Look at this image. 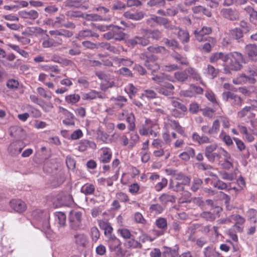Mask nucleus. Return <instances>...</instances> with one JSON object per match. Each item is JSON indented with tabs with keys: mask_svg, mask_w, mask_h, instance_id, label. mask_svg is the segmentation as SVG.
I'll list each match as a JSON object with an SVG mask.
<instances>
[{
	"mask_svg": "<svg viewBox=\"0 0 257 257\" xmlns=\"http://www.w3.org/2000/svg\"><path fill=\"white\" fill-rule=\"evenodd\" d=\"M231 103L233 106H240L242 104V100L240 96L233 93L230 98Z\"/></svg>",
	"mask_w": 257,
	"mask_h": 257,
	"instance_id": "55",
	"label": "nucleus"
},
{
	"mask_svg": "<svg viewBox=\"0 0 257 257\" xmlns=\"http://www.w3.org/2000/svg\"><path fill=\"white\" fill-rule=\"evenodd\" d=\"M148 50L154 53H164L166 52V49L162 46H150L148 48Z\"/></svg>",
	"mask_w": 257,
	"mask_h": 257,
	"instance_id": "57",
	"label": "nucleus"
},
{
	"mask_svg": "<svg viewBox=\"0 0 257 257\" xmlns=\"http://www.w3.org/2000/svg\"><path fill=\"white\" fill-rule=\"evenodd\" d=\"M81 192L86 195L91 194L95 190V187L91 184H86L81 188Z\"/></svg>",
	"mask_w": 257,
	"mask_h": 257,
	"instance_id": "43",
	"label": "nucleus"
},
{
	"mask_svg": "<svg viewBox=\"0 0 257 257\" xmlns=\"http://www.w3.org/2000/svg\"><path fill=\"white\" fill-rule=\"evenodd\" d=\"M207 73L213 78L216 76L218 74V70L216 69L213 66L208 65L207 68Z\"/></svg>",
	"mask_w": 257,
	"mask_h": 257,
	"instance_id": "63",
	"label": "nucleus"
},
{
	"mask_svg": "<svg viewBox=\"0 0 257 257\" xmlns=\"http://www.w3.org/2000/svg\"><path fill=\"white\" fill-rule=\"evenodd\" d=\"M204 253L205 257H215L219 255V253L215 251V248L213 246H209L205 248Z\"/></svg>",
	"mask_w": 257,
	"mask_h": 257,
	"instance_id": "48",
	"label": "nucleus"
},
{
	"mask_svg": "<svg viewBox=\"0 0 257 257\" xmlns=\"http://www.w3.org/2000/svg\"><path fill=\"white\" fill-rule=\"evenodd\" d=\"M74 241L78 247H84L88 242L86 236L80 233H76L74 235Z\"/></svg>",
	"mask_w": 257,
	"mask_h": 257,
	"instance_id": "20",
	"label": "nucleus"
},
{
	"mask_svg": "<svg viewBox=\"0 0 257 257\" xmlns=\"http://www.w3.org/2000/svg\"><path fill=\"white\" fill-rule=\"evenodd\" d=\"M73 202V198L71 195L67 194L63 196L61 198L60 205L67 206Z\"/></svg>",
	"mask_w": 257,
	"mask_h": 257,
	"instance_id": "52",
	"label": "nucleus"
},
{
	"mask_svg": "<svg viewBox=\"0 0 257 257\" xmlns=\"http://www.w3.org/2000/svg\"><path fill=\"white\" fill-rule=\"evenodd\" d=\"M172 57L176 60L177 62L182 65H187L188 61L186 58L181 56L178 53H173Z\"/></svg>",
	"mask_w": 257,
	"mask_h": 257,
	"instance_id": "56",
	"label": "nucleus"
},
{
	"mask_svg": "<svg viewBox=\"0 0 257 257\" xmlns=\"http://www.w3.org/2000/svg\"><path fill=\"white\" fill-rule=\"evenodd\" d=\"M58 108L59 112L62 113L66 117V118L63 120V123L67 125H74V115L73 113L61 106H59Z\"/></svg>",
	"mask_w": 257,
	"mask_h": 257,
	"instance_id": "10",
	"label": "nucleus"
},
{
	"mask_svg": "<svg viewBox=\"0 0 257 257\" xmlns=\"http://www.w3.org/2000/svg\"><path fill=\"white\" fill-rule=\"evenodd\" d=\"M167 180L165 178H163L160 182L156 184L155 186V189L157 191H160L163 188L167 186Z\"/></svg>",
	"mask_w": 257,
	"mask_h": 257,
	"instance_id": "61",
	"label": "nucleus"
},
{
	"mask_svg": "<svg viewBox=\"0 0 257 257\" xmlns=\"http://www.w3.org/2000/svg\"><path fill=\"white\" fill-rule=\"evenodd\" d=\"M150 210L155 214H160L163 211V208L160 204H155L150 206Z\"/></svg>",
	"mask_w": 257,
	"mask_h": 257,
	"instance_id": "59",
	"label": "nucleus"
},
{
	"mask_svg": "<svg viewBox=\"0 0 257 257\" xmlns=\"http://www.w3.org/2000/svg\"><path fill=\"white\" fill-rule=\"evenodd\" d=\"M37 93L42 97L50 100L52 97V93L43 87H39L37 88Z\"/></svg>",
	"mask_w": 257,
	"mask_h": 257,
	"instance_id": "38",
	"label": "nucleus"
},
{
	"mask_svg": "<svg viewBox=\"0 0 257 257\" xmlns=\"http://www.w3.org/2000/svg\"><path fill=\"white\" fill-rule=\"evenodd\" d=\"M32 214L34 217L38 220L41 221L44 220L43 226L44 228H49V214L48 212H44L41 210H36L33 211Z\"/></svg>",
	"mask_w": 257,
	"mask_h": 257,
	"instance_id": "8",
	"label": "nucleus"
},
{
	"mask_svg": "<svg viewBox=\"0 0 257 257\" xmlns=\"http://www.w3.org/2000/svg\"><path fill=\"white\" fill-rule=\"evenodd\" d=\"M117 232L124 239H130L131 237V233L129 229L125 228H120L117 230Z\"/></svg>",
	"mask_w": 257,
	"mask_h": 257,
	"instance_id": "45",
	"label": "nucleus"
},
{
	"mask_svg": "<svg viewBox=\"0 0 257 257\" xmlns=\"http://www.w3.org/2000/svg\"><path fill=\"white\" fill-rule=\"evenodd\" d=\"M79 99L80 96L77 94H70L65 96V101L69 104L76 103Z\"/></svg>",
	"mask_w": 257,
	"mask_h": 257,
	"instance_id": "44",
	"label": "nucleus"
},
{
	"mask_svg": "<svg viewBox=\"0 0 257 257\" xmlns=\"http://www.w3.org/2000/svg\"><path fill=\"white\" fill-rule=\"evenodd\" d=\"M221 15L226 19L231 21H234L238 19V13L235 10L230 8L223 9L221 11Z\"/></svg>",
	"mask_w": 257,
	"mask_h": 257,
	"instance_id": "17",
	"label": "nucleus"
},
{
	"mask_svg": "<svg viewBox=\"0 0 257 257\" xmlns=\"http://www.w3.org/2000/svg\"><path fill=\"white\" fill-rule=\"evenodd\" d=\"M205 41L207 42L203 45L202 49L206 52L209 53L216 45V41L212 37H208L207 39L205 40Z\"/></svg>",
	"mask_w": 257,
	"mask_h": 257,
	"instance_id": "25",
	"label": "nucleus"
},
{
	"mask_svg": "<svg viewBox=\"0 0 257 257\" xmlns=\"http://www.w3.org/2000/svg\"><path fill=\"white\" fill-rule=\"evenodd\" d=\"M61 44L60 40H54L53 39L48 38L43 41L42 46L44 48H50L52 47H57Z\"/></svg>",
	"mask_w": 257,
	"mask_h": 257,
	"instance_id": "32",
	"label": "nucleus"
},
{
	"mask_svg": "<svg viewBox=\"0 0 257 257\" xmlns=\"http://www.w3.org/2000/svg\"><path fill=\"white\" fill-rule=\"evenodd\" d=\"M125 91L128 94L130 97L132 99V96H135L138 91L137 88L131 83L125 87Z\"/></svg>",
	"mask_w": 257,
	"mask_h": 257,
	"instance_id": "47",
	"label": "nucleus"
},
{
	"mask_svg": "<svg viewBox=\"0 0 257 257\" xmlns=\"http://www.w3.org/2000/svg\"><path fill=\"white\" fill-rule=\"evenodd\" d=\"M90 37H94L98 38L99 37V35L97 33H94L91 30H86L79 32V33L78 34L77 38L80 40H82L85 38H88Z\"/></svg>",
	"mask_w": 257,
	"mask_h": 257,
	"instance_id": "37",
	"label": "nucleus"
},
{
	"mask_svg": "<svg viewBox=\"0 0 257 257\" xmlns=\"http://www.w3.org/2000/svg\"><path fill=\"white\" fill-rule=\"evenodd\" d=\"M255 114L250 109L249 107L245 106L241 110L238 111L237 113V117L239 118H242L246 117L252 123V119L254 118Z\"/></svg>",
	"mask_w": 257,
	"mask_h": 257,
	"instance_id": "12",
	"label": "nucleus"
},
{
	"mask_svg": "<svg viewBox=\"0 0 257 257\" xmlns=\"http://www.w3.org/2000/svg\"><path fill=\"white\" fill-rule=\"evenodd\" d=\"M97 97L103 98V96L101 92L95 90H92L88 93H84L82 95V99L84 100L94 99Z\"/></svg>",
	"mask_w": 257,
	"mask_h": 257,
	"instance_id": "26",
	"label": "nucleus"
},
{
	"mask_svg": "<svg viewBox=\"0 0 257 257\" xmlns=\"http://www.w3.org/2000/svg\"><path fill=\"white\" fill-rule=\"evenodd\" d=\"M187 71L188 72L189 77H191L195 81H199L202 85H204L200 75L195 69L192 67H189L187 68Z\"/></svg>",
	"mask_w": 257,
	"mask_h": 257,
	"instance_id": "30",
	"label": "nucleus"
},
{
	"mask_svg": "<svg viewBox=\"0 0 257 257\" xmlns=\"http://www.w3.org/2000/svg\"><path fill=\"white\" fill-rule=\"evenodd\" d=\"M30 99L32 102L39 105L45 112H49L54 108L53 103L47 102L35 95H30Z\"/></svg>",
	"mask_w": 257,
	"mask_h": 257,
	"instance_id": "6",
	"label": "nucleus"
},
{
	"mask_svg": "<svg viewBox=\"0 0 257 257\" xmlns=\"http://www.w3.org/2000/svg\"><path fill=\"white\" fill-rule=\"evenodd\" d=\"M153 155L157 157L165 156V159H167L170 157V152L167 150H164L162 147L155 150L153 152Z\"/></svg>",
	"mask_w": 257,
	"mask_h": 257,
	"instance_id": "42",
	"label": "nucleus"
},
{
	"mask_svg": "<svg viewBox=\"0 0 257 257\" xmlns=\"http://www.w3.org/2000/svg\"><path fill=\"white\" fill-rule=\"evenodd\" d=\"M125 17L136 21H138L142 19L144 16L145 14L143 12H139L135 13H131L130 12H125L124 14Z\"/></svg>",
	"mask_w": 257,
	"mask_h": 257,
	"instance_id": "36",
	"label": "nucleus"
},
{
	"mask_svg": "<svg viewBox=\"0 0 257 257\" xmlns=\"http://www.w3.org/2000/svg\"><path fill=\"white\" fill-rule=\"evenodd\" d=\"M166 22V19L165 18L153 16L151 18L147 20V23L151 26H154L153 22L156 23L159 25H163L165 24Z\"/></svg>",
	"mask_w": 257,
	"mask_h": 257,
	"instance_id": "34",
	"label": "nucleus"
},
{
	"mask_svg": "<svg viewBox=\"0 0 257 257\" xmlns=\"http://www.w3.org/2000/svg\"><path fill=\"white\" fill-rule=\"evenodd\" d=\"M245 51L248 57L251 59L257 56V45L248 44L245 47Z\"/></svg>",
	"mask_w": 257,
	"mask_h": 257,
	"instance_id": "22",
	"label": "nucleus"
},
{
	"mask_svg": "<svg viewBox=\"0 0 257 257\" xmlns=\"http://www.w3.org/2000/svg\"><path fill=\"white\" fill-rule=\"evenodd\" d=\"M156 224L158 228L162 229V230L167 228V220L164 218H159L157 219L156 221Z\"/></svg>",
	"mask_w": 257,
	"mask_h": 257,
	"instance_id": "58",
	"label": "nucleus"
},
{
	"mask_svg": "<svg viewBox=\"0 0 257 257\" xmlns=\"http://www.w3.org/2000/svg\"><path fill=\"white\" fill-rule=\"evenodd\" d=\"M55 221L59 226L63 227L66 224V216L64 213L57 212L55 214Z\"/></svg>",
	"mask_w": 257,
	"mask_h": 257,
	"instance_id": "27",
	"label": "nucleus"
},
{
	"mask_svg": "<svg viewBox=\"0 0 257 257\" xmlns=\"http://www.w3.org/2000/svg\"><path fill=\"white\" fill-rule=\"evenodd\" d=\"M165 253L170 257H177L178 255V250L175 248H167Z\"/></svg>",
	"mask_w": 257,
	"mask_h": 257,
	"instance_id": "64",
	"label": "nucleus"
},
{
	"mask_svg": "<svg viewBox=\"0 0 257 257\" xmlns=\"http://www.w3.org/2000/svg\"><path fill=\"white\" fill-rule=\"evenodd\" d=\"M217 145L216 143L212 144L207 146L205 150V155L206 157H210L211 154L218 149Z\"/></svg>",
	"mask_w": 257,
	"mask_h": 257,
	"instance_id": "50",
	"label": "nucleus"
},
{
	"mask_svg": "<svg viewBox=\"0 0 257 257\" xmlns=\"http://www.w3.org/2000/svg\"><path fill=\"white\" fill-rule=\"evenodd\" d=\"M82 213L77 210H72L69 215V222L71 228L78 230L82 226Z\"/></svg>",
	"mask_w": 257,
	"mask_h": 257,
	"instance_id": "4",
	"label": "nucleus"
},
{
	"mask_svg": "<svg viewBox=\"0 0 257 257\" xmlns=\"http://www.w3.org/2000/svg\"><path fill=\"white\" fill-rule=\"evenodd\" d=\"M164 132L163 134V138L166 144H170L171 142L170 138V128H173L181 134H183L184 131L179 123L174 120L168 119L165 122Z\"/></svg>",
	"mask_w": 257,
	"mask_h": 257,
	"instance_id": "2",
	"label": "nucleus"
},
{
	"mask_svg": "<svg viewBox=\"0 0 257 257\" xmlns=\"http://www.w3.org/2000/svg\"><path fill=\"white\" fill-rule=\"evenodd\" d=\"M22 148L20 147L19 142H14L10 144L8 148V152L12 155H17L20 153Z\"/></svg>",
	"mask_w": 257,
	"mask_h": 257,
	"instance_id": "29",
	"label": "nucleus"
},
{
	"mask_svg": "<svg viewBox=\"0 0 257 257\" xmlns=\"http://www.w3.org/2000/svg\"><path fill=\"white\" fill-rule=\"evenodd\" d=\"M144 34L145 37L152 38L154 39L158 40L161 37V33L159 30L152 31L150 30L144 29Z\"/></svg>",
	"mask_w": 257,
	"mask_h": 257,
	"instance_id": "33",
	"label": "nucleus"
},
{
	"mask_svg": "<svg viewBox=\"0 0 257 257\" xmlns=\"http://www.w3.org/2000/svg\"><path fill=\"white\" fill-rule=\"evenodd\" d=\"M174 86L169 83H164L162 85V87L159 89V92L166 96L170 95L172 94V91L174 89Z\"/></svg>",
	"mask_w": 257,
	"mask_h": 257,
	"instance_id": "24",
	"label": "nucleus"
},
{
	"mask_svg": "<svg viewBox=\"0 0 257 257\" xmlns=\"http://www.w3.org/2000/svg\"><path fill=\"white\" fill-rule=\"evenodd\" d=\"M219 137L220 139L222 140L226 145L230 146L232 144L233 142L230 137L225 134V133L222 131L219 134Z\"/></svg>",
	"mask_w": 257,
	"mask_h": 257,
	"instance_id": "49",
	"label": "nucleus"
},
{
	"mask_svg": "<svg viewBox=\"0 0 257 257\" xmlns=\"http://www.w3.org/2000/svg\"><path fill=\"white\" fill-rule=\"evenodd\" d=\"M195 155V151L192 148H188L186 151H185L179 155V157L183 160L188 161L191 157H193Z\"/></svg>",
	"mask_w": 257,
	"mask_h": 257,
	"instance_id": "39",
	"label": "nucleus"
},
{
	"mask_svg": "<svg viewBox=\"0 0 257 257\" xmlns=\"http://www.w3.org/2000/svg\"><path fill=\"white\" fill-rule=\"evenodd\" d=\"M20 16L24 19H36L39 16L38 13L34 10L30 11H22L19 12Z\"/></svg>",
	"mask_w": 257,
	"mask_h": 257,
	"instance_id": "23",
	"label": "nucleus"
},
{
	"mask_svg": "<svg viewBox=\"0 0 257 257\" xmlns=\"http://www.w3.org/2000/svg\"><path fill=\"white\" fill-rule=\"evenodd\" d=\"M230 62L224 65V71L229 73L230 70L237 71L241 69V63L243 62V56L240 53L234 52L229 54Z\"/></svg>",
	"mask_w": 257,
	"mask_h": 257,
	"instance_id": "1",
	"label": "nucleus"
},
{
	"mask_svg": "<svg viewBox=\"0 0 257 257\" xmlns=\"http://www.w3.org/2000/svg\"><path fill=\"white\" fill-rule=\"evenodd\" d=\"M112 30L113 38L115 40L120 41L124 38V33L121 31L119 27L113 26Z\"/></svg>",
	"mask_w": 257,
	"mask_h": 257,
	"instance_id": "35",
	"label": "nucleus"
},
{
	"mask_svg": "<svg viewBox=\"0 0 257 257\" xmlns=\"http://www.w3.org/2000/svg\"><path fill=\"white\" fill-rule=\"evenodd\" d=\"M113 61L114 64L118 65L119 66L120 65L130 66L133 64V62L129 59L118 57H114Z\"/></svg>",
	"mask_w": 257,
	"mask_h": 257,
	"instance_id": "40",
	"label": "nucleus"
},
{
	"mask_svg": "<svg viewBox=\"0 0 257 257\" xmlns=\"http://www.w3.org/2000/svg\"><path fill=\"white\" fill-rule=\"evenodd\" d=\"M140 140L139 136L135 133L130 134L129 149H132Z\"/></svg>",
	"mask_w": 257,
	"mask_h": 257,
	"instance_id": "46",
	"label": "nucleus"
},
{
	"mask_svg": "<svg viewBox=\"0 0 257 257\" xmlns=\"http://www.w3.org/2000/svg\"><path fill=\"white\" fill-rule=\"evenodd\" d=\"M96 147V144L87 140H82L78 143V150L80 152H84L88 148L95 149Z\"/></svg>",
	"mask_w": 257,
	"mask_h": 257,
	"instance_id": "18",
	"label": "nucleus"
},
{
	"mask_svg": "<svg viewBox=\"0 0 257 257\" xmlns=\"http://www.w3.org/2000/svg\"><path fill=\"white\" fill-rule=\"evenodd\" d=\"M189 78L187 68L183 71H178L174 73V79L180 82H183Z\"/></svg>",
	"mask_w": 257,
	"mask_h": 257,
	"instance_id": "31",
	"label": "nucleus"
},
{
	"mask_svg": "<svg viewBox=\"0 0 257 257\" xmlns=\"http://www.w3.org/2000/svg\"><path fill=\"white\" fill-rule=\"evenodd\" d=\"M220 120L219 119H216L213 123L211 128V135L217 134L220 130Z\"/></svg>",
	"mask_w": 257,
	"mask_h": 257,
	"instance_id": "54",
	"label": "nucleus"
},
{
	"mask_svg": "<svg viewBox=\"0 0 257 257\" xmlns=\"http://www.w3.org/2000/svg\"><path fill=\"white\" fill-rule=\"evenodd\" d=\"M110 100L114 101V107L120 108L122 107L127 102V99L123 96L119 95L116 97H111Z\"/></svg>",
	"mask_w": 257,
	"mask_h": 257,
	"instance_id": "28",
	"label": "nucleus"
},
{
	"mask_svg": "<svg viewBox=\"0 0 257 257\" xmlns=\"http://www.w3.org/2000/svg\"><path fill=\"white\" fill-rule=\"evenodd\" d=\"M159 128L157 123L149 119H147L145 123L139 128V132L142 136L150 135L153 137H157L158 136L157 130Z\"/></svg>",
	"mask_w": 257,
	"mask_h": 257,
	"instance_id": "3",
	"label": "nucleus"
},
{
	"mask_svg": "<svg viewBox=\"0 0 257 257\" xmlns=\"http://www.w3.org/2000/svg\"><path fill=\"white\" fill-rule=\"evenodd\" d=\"M143 37L136 36L128 40L127 44L129 46L134 47L136 45L143 46L148 45L150 43L149 38L145 36L144 30H143Z\"/></svg>",
	"mask_w": 257,
	"mask_h": 257,
	"instance_id": "7",
	"label": "nucleus"
},
{
	"mask_svg": "<svg viewBox=\"0 0 257 257\" xmlns=\"http://www.w3.org/2000/svg\"><path fill=\"white\" fill-rule=\"evenodd\" d=\"M247 0H224L223 5L226 6H229L233 4L236 5H242L245 4Z\"/></svg>",
	"mask_w": 257,
	"mask_h": 257,
	"instance_id": "53",
	"label": "nucleus"
},
{
	"mask_svg": "<svg viewBox=\"0 0 257 257\" xmlns=\"http://www.w3.org/2000/svg\"><path fill=\"white\" fill-rule=\"evenodd\" d=\"M98 45L101 47H102L110 52H111L113 53H115L116 52L117 50L115 47L113 46H111L110 45V44L107 43H98Z\"/></svg>",
	"mask_w": 257,
	"mask_h": 257,
	"instance_id": "62",
	"label": "nucleus"
},
{
	"mask_svg": "<svg viewBox=\"0 0 257 257\" xmlns=\"http://www.w3.org/2000/svg\"><path fill=\"white\" fill-rule=\"evenodd\" d=\"M229 59V54L222 52H216L211 54L209 58L211 63H218L220 61L223 62H227Z\"/></svg>",
	"mask_w": 257,
	"mask_h": 257,
	"instance_id": "13",
	"label": "nucleus"
},
{
	"mask_svg": "<svg viewBox=\"0 0 257 257\" xmlns=\"http://www.w3.org/2000/svg\"><path fill=\"white\" fill-rule=\"evenodd\" d=\"M100 156L99 160L103 163H107L110 162L112 158V152L108 148H103L99 151Z\"/></svg>",
	"mask_w": 257,
	"mask_h": 257,
	"instance_id": "15",
	"label": "nucleus"
},
{
	"mask_svg": "<svg viewBox=\"0 0 257 257\" xmlns=\"http://www.w3.org/2000/svg\"><path fill=\"white\" fill-rule=\"evenodd\" d=\"M202 181L199 178H195L193 180L191 187V190L194 191H197L202 184Z\"/></svg>",
	"mask_w": 257,
	"mask_h": 257,
	"instance_id": "60",
	"label": "nucleus"
},
{
	"mask_svg": "<svg viewBox=\"0 0 257 257\" xmlns=\"http://www.w3.org/2000/svg\"><path fill=\"white\" fill-rule=\"evenodd\" d=\"M146 66L149 69L152 70L153 77L152 79L157 82H164L165 80H170L171 81H174V78L167 75L164 74H161L159 75H155L154 74L157 70L160 68L159 65L154 61H152L148 63V64H146Z\"/></svg>",
	"mask_w": 257,
	"mask_h": 257,
	"instance_id": "5",
	"label": "nucleus"
},
{
	"mask_svg": "<svg viewBox=\"0 0 257 257\" xmlns=\"http://www.w3.org/2000/svg\"><path fill=\"white\" fill-rule=\"evenodd\" d=\"M212 32V29L209 27L203 26L201 30H196L194 31L196 39L199 42L205 41L207 39L205 37V35L210 34Z\"/></svg>",
	"mask_w": 257,
	"mask_h": 257,
	"instance_id": "14",
	"label": "nucleus"
},
{
	"mask_svg": "<svg viewBox=\"0 0 257 257\" xmlns=\"http://www.w3.org/2000/svg\"><path fill=\"white\" fill-rule=\"evenodd\" d=\"M98 224L99 227L104 230V235L112 233L113 230V227L107 220H98Z\"/></svg>",
	"mask_w": 257,
	"mask_h": 257,
	"instance_id": "21",
	"label": "nucleus"
},
{
	"mask_svg": "<svg viewBox=\"0 0 257 257\" xmlns=\"http://www.w3.org/2000/svg\"><path fill=\"white\" fill-rule=\"evenodd\" d=\"M255 81V80L254 78L248 77L244 74H242L238 77L234 78L233 79V83L236 85H240L247 82L250 83H254Z\"/></svg>",
	"mask_w": 257,
	"mask_h": 257,
	"instance_id": "19",
	"label": "nucleus"
},
{
	"mask_svg": "<svg viewBox=\"0 0 257 257\" xmlns=\"http://www.w3.org/2000/svg\"><path fill=\"white\" fill-rule=\"evenodd\" d=\"M124 116H126V120L128 123V129L130 131H134L136 128L135 117L133 113L126 114L125 112H122L118 114L117 118L119 120L124 119Z\"/></svg>",
	"mask_w": 257,
	"mask_h": 257,
	"instance_id": "9",
	"label": "nucleus"
},
{
	"mask_svg": "<svg viewBox=\"0 0 257 257\" xmlns=\"http://www.w3.org/2000/svg\"><path fill=\"white\" fill-rule=\"evenodd\" d=\"M8 46L13 50L17 51L21 56L25 58H27L29 55V53L27 52L23 49H20V48L17 45L10 44L8 45Z\"/></svg>",
	"mask_w": 257,
	"mask_h": 257,
	"instance_id": "51",
	"label": "nucleus"
},
{
	"mask_svg": "<svg viewBox=\"0 0 257 257\" xmlns=\"http://www.w3.org/2000/svg\"><path fill=\"white\" fill-rule=\"evenodd\" d=\"M172 104L175 107L173 111V114L175 117H181L183 115V113L186 112L187 110L186 106L178 100H172Z\"/></svg>",
	"mask_w": 257,
	"mask_h": 257,
	"instance_id": "11",
	"label": "nucleus"
},
{
	"mask_svg": "<svg viewBox=\"0 0 257 257\" xmlns=\"http://www.w3.org/2000/svg\"><path fill=\"white\" fill-rule=\"evenodd\" d=\"M178 38L182 43H187L189 41V34L187 31L182 29H179L178 32Z\"/></svg>",
	"mask_w": 257,
	"mask_h": 257,
	"instance_id": "41",
	"label": "nucleus"
},
{
	"mask_svg": "<svg viewBox=\"0 0 257 257\" xmlns=\"http://www.w3.org/2000/svg\"><path fill=\"white\" fill-rule=\"evenodd\" d=\"M10 204L13 209L20 213L25 211L27 208L25 203L19 199L12 200L10 201Z\"/></svg>",
	"mask_w": 257,
	"mask_h": 257,
	"instance_id": "16",
	"label": "nucleus"
}]
</instances>
